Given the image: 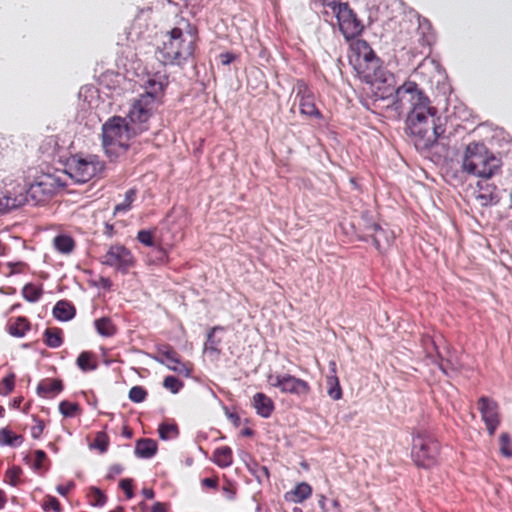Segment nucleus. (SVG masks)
<instances>
[{"label":"nucleus","instance_id":"obj_5","mask_svg":"<svg viewBox=\"0 0 512 512\" xmlns=\"http://www.w3.org/2000/svg\"><path fill=\"white\" fill-rule=\"evenodd\" d=\"M104 163L96 155H72L65 163V173L78 184H84L99 176Z\"/></svg>","mask_w":512,"mask_h":512},{"label":"nucleus","instance_id":"obj_9","mask_svg":"<svg viewBox=\"0 0 512 512\" xmlns=\"http://www.w3.org/2000/svg\"><path fill=\"white\" fill-rule=\"evenodd\" d=\"M268 383L282 393L291 394L297 397H306L310 393V385L303 379L297 378L291 374H269Z\"/></svg>","mask_w":512,"mask_h":512},{"label":"nucleus","instance_id":"obj_24","mask_svg":"<svg viewBox=\"0 0 512 512\" xmlns=\"http://www.w3.org/2000/svg\"><path fill=\"white\" fill-rule=\"evenodd\" d=\"M326 383L328 396L333 400H340L342 397V389L337 375H329Z\"/></svg>","mask_w":512,"mask_h":512},{"label":"nucleus","instance_id":"obj_38","mask_svg":"<svg viewBox=\"0 0 512 512\" xmlns=\"http://www.w3.org/2000/svg\"><path fill=\"white\" fill-rule=\"evenodd\" d=\"M500 453L505 457H512V449L510 447V438L507 433L500 435Z\"/></svg>","mask_w":512,"mask_h":512},{"label":"nucleus","instance_id":"obj_35","mask_svg":"<svg viewBox=\"0 0 512 512\" xmlns=\"http://www.w3.org/2000/svg\"><path fill=\"white\" fill-rule=\"evenodd\" d=\"M77 365L82 371L94 370L95 365L91 363V356L89 353L83 352L77 358Z\"/></svg>","mask_w":512,"mask_h":512},{"label":"nucleus","instance_id":"obj_16","mask_svg":"<svg viewBox=\"0 0 512 512\" xmlns=\"http://www.w3.org/2000/svg\"><path fill=\"white\" fill-rule=\"evenodd\" d=\"M370 229L373 231L374 245L378 250L384 251L392 244L394 235L389 229H384L377 223H373Z\"/></svg>","mask_w":512,"mask_h":512},{"label":"nucleus","instance_id":"obj_42","mask_svg":"<svg viewBox=\"0 0 512 512\" xmlns=\"http://www.w3.org/2000/svg\"><path fill=\"white\" fill-rule=\"evenodd\" d=\"M56 183V179L52 176H46L43 181L36 185H31L30 192L34 193L41 186H53Z\"/></svg>","mask_w":512,"mask_h":512},{"label":"nucleus","instance_id":"obj_28","mask_svg":"<svg viewBox=\"0 0 512 512\" xmlns=\"http://www.w3.org/2000/svg\"><path fill=\"white\" fill-rule=\"evenodd\" d=\"M158 433L160 439L166 441L177 437L178 428L175 424L163 423L159 426Z\"/></svg>","mask_w":512,"mask_h":512},{"label":"nucleus","instance_id":"obj_54","mask_svg":"<svg viewBox=\"0 0 512 512\" xmlns=\"http://www.w3.org/2000/svg\"><path fill=\"white\" fill-rule=\"evenodd\" d=\"M203 484L208 486V487L214 488L216 486V481L214 479H211V478H205L203 480Z\"/></svg>","mask_w":512,"mask_h":512},{"label":"nucleus","instance_id":"obj_48","mask_svg":"<svg viewBox=\"0 0 512 512\" xmlns=\"http://www.w3.org/2000/svg\"><path fill=\"white\" fill-rule=\"evenodd\" d=\"M74 487V483L73 482H68L66 485H59L56 487V491L62 495V496H66L67 493Z\"/></svg>","mask_w":512,"mask_h":512},{"label":"nucleus","instance_id":"obj_52","mask_svg":"<svg viewBox=\"0 0 512 512\" xmlns=\"http://www.w3.org/2000/svg\"><path fill=\"white\" fill-rule=\"evenodd\" d=\"M233 58L234 57L231 54H228V53L221 55V61L225 65L231 63L233 61Z\"/></svg>","mask_w":512,"mask_h":512},{"label":"nucleus","instance_id":"obj_45","mask_svg":"<svg viewBox=\"0 0 512 512\" xmlns=\"http://www.w3.org/2000/svg\"><path fill=\"white\" fill-rule=\"evenodd\" d=\"M121 488L125 491L127 498L131 499L133 497L132 492V482L130 479H123L120 482Z\"/></svg>","mask_w":512,"mask_h":512},{"label":"nucleus","instance_id":"obj_64","mask_svg":"<svg viewBox=\"0 0 512 512\" xmlns=\"http://www.w3.org/2000/svg\"><path fill=\"white\" fill-rule=\"evenodd\" d=\"M110 512H122V508H118V509L110 511Z\"/></svg>","mask_w":512,"mask_h":512},{"label":"nucleus","instance_id":"obj_34","mask_svg":"<svg viewBox=\"0 0 512 512\" xmlns=\"http://www.w3.org/2000/svg\"><path fill=\"white\" fill-rule=\"evenodd\" d=\"M147 392L140 386H133L129 390L128 397L134 403H141L145 400Z\"/></svg>","mask_w":512,"mask_h":512},{"label":"nucleus","instance_id":"obj_55","mask_svg":"<svg viewBox=\"0 0 512 512\" xmlns=\"http://www.w3.org/2000/svg\"><path fill=\"white\" fill-rule=\"evenodd\" d=\"M227 416L229 419H231L233 421V423L235 425H238V422H239V417L236 415V414H233V413H227Z\"/></svg>","mask_w":512,"mask_h":512},{"label":"nucleus","instance_id":"obj_33","mask_svg":"<svg viewBox=\"0 0 512 512\" xmlns=\"http://www.w3.org/2000/svg\"><path fill=\"white\" fill-rule=\"evenodd\" d=\"M247 468L255 475L258 483H261L269 477L268 469L265 466H259L256 463H252V465H250L247 463Z\"/></svg>","mask_w":512,"mask_h":512},{"label":"nucleus","instance_id":"obj_60","mask_svg":"<svg viewBox=\"0 0 512 512\" xmlns=\"http://www.w3.org/2000/svg\"><path fill=\"white\" fill-rule=\"evenodd\" d=\"M21 400H22L21 398H16V399H14V401H13V406H14L15 408H18V407H19V405H20V403H21Z\"/></svg>","mask_w":512,"mask_h":512},{"label":"nucleus","instance_id":"obj_63","mask_svg":"<svg viewBox=\"0 0 512 512\" xmlns=\"http://www.w3.org/2000/svg\"><path fill=\"white\" fill-rule=\"evenodd\" d=\"M243 433H244L245 435H250V434H251L250 430H245Z\"/></svg>","mask_w":512,"mask_h":512},{"label":"nucleus","instance_id":"obj_26","mask_svg":"<svg viewBox=\"0 0 512 512\" xmlns=\"http://www.w3.org/2000/svg\"><path fill=\"white\" fill-rule=\"evenodd\" d=\"M94 326L98 334L102 337H110L116 332V329L111 320L105 317L95 320Z\"/></svg>","mask_w":512,"mask_h":512},{"label":"nucleus","instance_id":"obj_39","mask_svg":"<svg viewBox=\"0 0 512 512\" xmlns=\"http://www.w3.org/2000/svg\"><path fill=\"white\" fill-rule=\"evenodd\" d=\"M45 338H46L47 345L52 348H57L61 345L62 340L57 331H53V330H49V329L46 330Z\"/></svg>","mask_w":512,"mask_h":512},{"label":"nucleus","instance_id":"obj_20","mask_svg":"<svg viewBox=\"0 0 512 512\" xmlns=\"http://www.w3.org/2000/svg\"><path fill=\"white\" fill-rule=\"evenodd\" d=\"M157 451V444L150 439L139 440L135 445V454L140 458H150Z\"/></svg>","mask_w":512,"mask_h":512},{"label":"nucleus","instance_id":"obj_58","mask_svg":"<svg viewBox=\"0 0 512 512\" xmlns=\"http://www.w3.org/2000/svg\"><path fill=\"white\" fill-rule=\"evenodd\" d=\"M6 498L4 493L0 490V509L5 505Z\"/></svg>","mask_w":512,"mask_h":512},{"label":"nucleus","instance_id":"obj_1","mask_svg":"<svg viewBox=\"0 0 512 512\" xmlns=\"http://www.w3.org/2000/svg\"><path fill=\"white\" fill-rule=\"evenodd\" d=\"M349 63L357 75L370 84L381 99L395 93V109L406 111V131L417 149H427L444 133L428 97L415 82L395 87L394 76L384 71L371 47L363 40L350 45Z\"/></svg>","mask_w":512,"mask_h":512},{"label":"nucleus","instance_id":"obj_21","mask_svg":"<svg viewBox=\"0 0 512 512\" xmlns=\"http://www.w3.org/2000/svg\"><path fill=\"white\" fill-rule=\"evenodd\" d=\"M54 248L61 254H70L75 247V242L69 235L60 234L53 239Z\"/></svg>","mask_w":512,"mask_h":512},{"label":"nucleus","instance_id":"obj_2","mask_svg":"<svg viewBox=\"0 0 512 512\" xmlns=\"http://www.w3.org/2000/svg\"><path fill=\"white\" fill-rule=\"evenodd\" d=\"M196 34L192 26L186 20H180L164 41L160 50L162 60L166 64H180L193 54Z\"/></svg>","mask_w":512,"mask_h":512},{"label":"nucleus","instance_id":"obj_37","mask_svg":"<svg viewBox=\"0 0 512 512\" xmlns=\"http://www.w3.org/2000/svg\"><path fill=\"white\" fill-rule=\"evenodd\" d=\"M163 386L176 394L182 388L183 383L173 376H167L163 381Z\"/></svg>","mask_w":512,"mask_h":512},{"label":"nucleus","instance_id":"obj_50","mask_svg":"<svg viewBox=\"0 0 512 512\" xmlns=\"http://www.w3.org/2000/svg\"><path fill=\"white\" fill-rule=\"evenodd\" d=\"M98 286L108 290L110 289L111 287V282L108 278H104V277H100L98 282H97Z\"/></svg>","mask_w":512,"mask_h":512},{"label":"nucleus","instance_id":"obj_3","mask_svg":"<svg viewBox=\"0 0 512 512\" xmlns=\"http://www.w3.org/2000/svg\"><path fill=\"white\" fill-rule=\"evenodd\" d=\"M500 167L496 159L483 144L470 143L466 146L462 169L464 172L480 178H490Z\"/></svg>","mask_w":512,"mask_h":512},{"label":"nucleus","instance_id":"obj_51","mask_svg":"<svg viewBox=\"0 0 512 512\" xmlns=\"http://www.w3.org/2000/svg\"><path fill=\"white\" fill-rule=\"evenodd\" d=\"M151 512H166V508L162 503L155 502L152 506Z\"/></svg>","mask_w":512,"mask_h":512},{"label":"nucleus","instance_id":"obj_57","mask_svg":"<svg viewBox=\"0 0 512 512\" xmlns=\"http://www.w3.org/2000/svg\"><path fill=\"white\" fill-rule=\"evenodd\" d=\"M332 506H333L335 512H341L340 504L337 500L332 501Z\"/></svg>","mask_w":512,"mask_h":512},{"label":"nucleus","instance_id":"obj_11","mask_svg":"<svg viewBox=\"0 0 512 512\" xmlns=\"http://www.w3.org/2000/svg\"><path fill=\"white\" fill-rule=\"evenodd\" d=\"M102 263L116 270L126 272L134 264L131 252L124 246H111L105 253Z\"/></svg>","mask_w":512,"mask_h":512},{"label":"nucleus","instance_id":"obj_15","mask_svg":"<svg viewBox=\"0 0 512 512\" xmlns=\"http://www.w3.org/2000/svg\"><path fill=\"white\" fill-rule=\"evenodd\" d=\"M297 96L299 97V107L301 114L309 117H320V112L314 103V97L306 87L300 86Z\"/></svg>","mask_w":512,"mask_h":512},{"label":"nucleus","instance_id":"obj_12","mask_svg":"<svg viewBox=\"0 0 512 512\" xmlns=\"http://www.w3.org/2000/svg\"><path fill=\"white\" fill-rule=\"evenodd\" d=\"M478 403L482 420L486 425L489 435L492 436L500 423L498 406L494 401L484 397Z\"/></svg>","mask_w":512,"mask_h":512},{"label":"nucleus","instance_id":"obj_27","mask_svg":"<svg viewBox=\"0 0 512 512\" xmlns=\"http://www.w3.org/2000/svg\"><path fill=\"white\" fill-rule=\"evenodd\" d=\"M28 329H29V324H28L27 320L25 318L19 317L9 327V333L13 337L22 338L25 336Z\"/></svg>","mask_w":512,"mask_h":512},{"label":"nucleus","instance_id":"obj_23","mask_svg":"<svg viewBox=\"0 0 512 512\" xmlns=\"http://www.w3.org/2000/svg\"><path fill=\"white\" fill-rule=\"evenodd\" d=\"M25 199L23 196L11 197L9 195H4L0 198V213H6L11 209H15L21 205H23Z\"/></svg>","mask_w":512,"mask_h":512},{"label":"nucleus","instance_id":"obj_30","mask_svg":"<svg viewBox=\"0 0 512 512\" xmlns=\"http://www.w3.org/2000/svg\"><path fill=\"white\" fill-rule=\"evenodd\" d=\"M23 297L29 302H35L42 294V289L33 284H26L22 289Z\"/></svg>","mask_w":512,"mask_h":512},{"label":"nucleus","instance_id":"obj_17","mask_svg":"<svg viewBox=\"0 0 512 512\" xmlns=\"http://www.w3.org/2000/svg\"><path fill=\"white\" fill-rule=\"evenodd\" d=\"M312 494L311 486L306 482L298 483L293 490L285 493L284 498L291 503H302Z\"/></svg>","mask_w":512,"mask_h":512},{"label":"nucleus","instance_id":"obj_40","mask_svg":"<svg viewBox=\"0 0 512 512\" xmlns=\"http://www.w3.org/2000/svg\"><path fill=\"white\" fill-rule=\"evenodd\" d=\"M137 240L145 246H153V234L150 230H140L137 233Z\"/></svg>","mask_w":512,"mask_h":512},{"label":"nucleus","instance_id":"obj_25","mask_svg":"<svg viewBox=\"0 0 512 512\" xmlns=\"http://www.w3.org/2000/svg\"><path fill=\"white\" fill-rule=\"evenodd\" d=\"M62 382L58 379L49 382H42L37 386V393L41 396H46L48 393L58 394L62 391Z\"/></svg>","mask_w":512,"mask_h":512},{"label":"nucleus","instance_id":"obj_59","mask_svg":"<svg viewBox=\"0 0 512 512\" xmlns=\"http://www.w3.org/2000/svg\"><path fill=\"white\" fill-rule=\"evenodd\" d=\"M319 505L321 507V509L325 512V497L322 496L320 501H319Z\"/></svg>","mask_w":512,"mask_h":512},{"label":"nucleus","instance_id":"obj_22","mask_svg":"<svg viewBox=\"0 0 512 512\" xmlns=\"http://www.w3.org/2000/svg\"><path fill=\"white\" fill-rule=\"evenodd\" d=\"M213 462L219 467H229L232 464V451L229 447L223 446L215 450Z\"/></svg>","mask_w":512,"mask_h":512},{"label":"nucleus","instance_id":"obj_49","mask_svg":"<svg viewBox=\"0 0 512 512\" xmlns=\"http://www.w3.org/2000/svg\"><path fill=\"white\" fill-rule=\"evenodd\" d=\"M44 430V423L42 421H37L36 425L32 428V436L34 438H39Z\"/></svg>","mask_w":512,"mask_h":512},{"label":"nucleus","instance_id":"obj_46","mask_svg":"<svg viewBox=\"0 0 512 512\" xmlns=\"http://www.w3.org/2000/svg\"><path fill=\"white\" fill-rule=\"evenodd\" d=\"M35 456H36V460H35V463L33 464V468H34L35 470H38V469H40V468H41V466H42V462H43V460L45 459L46 454H45V452H44V451H42V450H37V451L35 452Z\"/></svg>","mask_w":512,"mask_h":512},{"label":"nucleus","instance_id":"obj_47","mask_svg":"<svg viewBox=\"0 0 512 512\" xmlns=\"http://www.w3.org/2000/svg\"><path fill=\"white\" fill-rule=\"evenodd\" d=\"M92 491L96 496V502L94 505L103 506L106 502V497L104 494L98 488H93Z\"/></svg>","mask_w":512,"mask_h":512},{"label":"nucleus","instance_id":"obj_13","mask_svg":"<svg viewBox=\"0 0 512 512\" xmlns=\"http://www.w3.org/2000/svg\"><path fill=\"white\" fill-rule=\"evenodd\" d=\"M473 196L476 203L482 207L495 205L499 201L496 187L487 182H478Z\"/></svg>","mask_w":512,"mask_h":512},{"label":"nucleus","instance_id":"obj_44","mask_svg":"<svg viewBox=\"0 0 512 512\" xmlns=\"http://www.w3.org/2000/svg\"><path fill=\"white\" fill-rule=\"evenodd\" d=\"M51 508L55 512H61V506L58 500L53 496H48L47 503L44 505V509Z\"/></svg>","mask_w":512,"mask_h":512},{"label":"nucleus","instance_id":"obj_32","mask_svg":"<svg viewBox=\"0 0 512 512\" xmlns=\"http://www.w3.org/2000/svg\"><path fill=\"white\" fill-rule=\"evenodd\" d=\"M109 445L108 436L104 432H98L96 438L92 444H90L91 449H98L101 453H104Z\"/></svg>","mask_w":512,"mask_h":512},{"label":"nucleus","instance_id":"obj_31","mask_svg":"<svg viewBox=\"0 0 512 512\" xmlns=\"http://www.w3.org/2000/svg\"><path fill=\"white\" fill-rule=\"evenodd\" d=\"M134 198H135V191L134 190L127 191L125 194L124 200L115 206L114 212L115 213L127 212L131 208Z\"/></svg>","mask_w":512,"mask_h":512},{"label":"nucleus","instance_id":"obj_56","mask_svg":"<svg viewBox=\"0 0 512 512\" xmlns=\"http://www.w3.org/2000/svg\"><path fill=\"white\" fill-rule=\"evenodd\" d=\"M330 375H336V363L334 361L329 362Z\"/></svg>","mask_w":512,"mask_h":512},{"label":"nucleus","instance_id":"obj_41","mask_svg":"<svg viewBox=\"0 0 512 512\" xmlns=\"http://www.w3.org/2000/svg\"><path fill=\"white\" fill-rule=\"evenodd\" d=\"M20 474H21V469L19 467L10 468L6 473V476L8 478V483L11 486H16L19 483Z\"/></svg>","mask_w":512,"mask_h":512},{"label":"nucleus","instance_id":"obj_61","mask_svg":"<svg viewBox=\"0 0 512 512\" xmlns=\"http://www.w3.org/2000/svg\"><path fill=\"white\" fill-rule=\"evenodd\" d=\"M240 455L244 461H246V459L250 458L249 454H247L246 452H241Z\"/></svg>","mask_w":512,"mask_h":512},{"label":"nucleus","instance_id":"obj_6","mask_svg":"<svg viewBox=\"0 0 512 512\" xmlns=\"http://www.w3.org/2000/svg\"><path fill=\"white\" fill-rule=\"evenodd\" d=\"M436 440L426 432L412 433L411 457L418 467L430 468L436 464L438 456Z\"/></svg>","mask_w":512,"mask_h":512},{"label":"nucleus","instance_id":"obj_18","mask_svg":"<svg viewBox=\"0 0 512 512\" xmlns=\"http://www.w3.org/2000/svg\"><path fill=\"white\" fill-rule=\"evenodd\" d=\"M253 405L257 414L263 418H268L274 409V404L271 398L263 393H256L253 396Z\"/></svg>","mask_w":512,"mask_h":512},{"label":"nucleus","instance_id":"obj_43","mask_svg":"<svg viewBox=\"0 0 512 512\" xmlns=\"http://www.w3.org/2000/svg\"><path fill=\"white\" fill-rule=\"evenodd\" d=\"M15 375L9 374L3 379V385L6 388L5 395L9 394L14 389Z\"/></svg>","mask_w":512,"mask_h":512},{"label":"nucleus","instance_id":"obj_19","mask_svg":"<svg viewBox=\"0 0 512 512\" xmlns=\"http://www.w3.org/2000/svg\"><path fill=\"white\" fill-rule=\"evenodd\" d=\"M53 315L59 321H69L75 316V308L66 301H59L53 308Z\"/></svg>","mask_w":512,"mask_h":512},{"label":"nucleus","instance_id":"obj_8","mask_svg":"<svg viewBox=\"0 0 512 512\" xmlns=\"http://www.w3.org/2000/svg\"><path fill=\"white\" fill-rule=\"evenodd\" d=\"M157 102L153 101L150 96L140 95L135 99L128 112L130 124L139 133L148 129L147 122L152 116Z\"/></svg>","mask_w":512,"mask_h":512},{"label":"nucleus","instance_id":"obj_14","mask_svg":"<svg viewBox=\"0 0 512 512\" xmlns=\"http://www.w3.org/2000/svg\"><path fill=\"white\" fill-rule=\"evenodd\" d=\"M166 83L165 76L159 73L148 76L147 80L144 82L145 92L141 95L150 96L153 101L158 103L162 97Z\"/></svg>","mask_w":512,"mask_h":512},{"label":"nucleus","instance_id":"obj_62","mask_svg":"<svg viewBox=\"0 0 512 512\" xmlns=\"http://www.w3.org/2000/svg\"><path fill=\"white\" fill-rule=\"evenodd\" d=\"M3 412H4V409L2 407H0V417L3 416Z\"/></svg>","mask_w":512,"mask_h":512},{"label":"nucleus","instance_id":"obj_53","mask_svg":"<svg viewBox=\"0 0 512 512\" xmlns=\"http://www.w3.org/2000/svg\"><path fill=\"white\" fill-rule=\"evenodd\" d=\"M142 494L144 497H146L147 499H152L154 497V492L152 489H149V488H144L142 490Z\"/></svg>","mask_w":512,"mask_h":512},{"label":"nucleus","instance_id":"obj_4","mask_svg":"<svg viewBox=\"0 0 512 512\" xmlns=\"http://www.w3.org/2000/svg\"><path fill=\"white\" fill-rule=\"evenodd\" d=\"M139 134L124 118L113 116L102 126V144L107 153L125 151L130 140Z\"/></svg>","mask_w":512,"mask_h":512},{"label":"nucleus","instance_id":"obj_7","mask_svg":"<svg viewBox=\"0 0 512 512\" xmlns=\"http://www.w3.org/2000/svg\"><path fill=\"white\" fill-rule=\"evenodd\" d=\"M323 3L332 8L335 14L339 28L344 37L351 38L361 32V25L356 19L354 13L346 3H340L337 0H322Z\"/></svg>","mask_w":512,"mask_h":512},{"label":"nucleus","instance_id":"obj_36","mask_svg":"<svg viewBox=\"0 0 512 512\" xmlns=\"http://www.w3.org/2000/svg\"><path fill=\"white\" fill-rule=\"evenodd\" d=\"M78 410V405L73 402L62 401L59 404V412L65 417H72Z\"/></svg>","mask_w":512,"mask_h":512},{"label":"nucleus","instance_id":"obj_29","mask_svg":"<svg viewBox=\"0 0 512 512\" xmlns=\"http://www.w3.org/2000/svg\"><path fill=\"white\" fill-rule=\"evenodd\" d=\"M21 443V437L14 435L12 431L7 428H3L0 430V445H17Z\"/></svg>","mask_w":512,"mask_h":512},{"label":"nucleus","instance_id":"obj_10","mask_svg":"<svg viewBox=\"0 0 512 512\" xmlns=\"http://www.w3.org/2000/svg\"><path fill=\"white\" fill-rule=\"evenodd\" d=\"M151 359L155 362L164 365L167 369L181 374L185 377L190 376V370L188 367L180 360L177 353L168 346H158L157 354L151 355Z\"/></svg>","mask_w":512,"mask_h":512}]
</instances>
